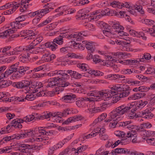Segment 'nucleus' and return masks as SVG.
Segmentation results:
<instances>
[{
    "label": "nucleus",
    "instance_id": "obj_2",
    "mask_svg": "<svg viewBox=\"0 0 155 155\" xmlns=\"http://www.w3.org/2000/svg\"><path fill=\"white\" fill-rule=\"evenodd\" d=\"M133 107V106L130 104H123L117 107L109 114V119H106L104 121L106 122H109L115 118L119 117L128 111Z\"/></svg>",
    "mask_w": 155,
    "mask_h": 155
},
{
    "label": "nucleus",
    "instance_id": "obj_19",
    "mask_svg": "<svg viewBox=\"0 0 155 155\" xmlns=\"http://www.w3.org/2000/svg\"><path fill=\"white\" fill-rule=\"evenodd\" d=\"M130 87L125 85L124 90L120 93L119 96L120 98L125 97L128 96L130 94Z\"/></svg>",
    "mask_w": 155,
    "mask_h": 155
},
{
    "label": "nucleus",
    "instance_id": "obj_52",
    "mask_svg": "<svg viewBox=\"0 0 155 155\" xmlns=\"http://www.w3.org/2000/svg\"><path fill=\"white\" fill-rule=\"evenodd\" d=\"M155 68L151 66V67L147 68L146 72L147 74H155Z\"/></svg>",
    "mask_w": 155,
    "mask_h": 155
},
{
    "label": "nucleus",
    "instance_id": "obj_10",
    "mask_svg": "<svg viewBox=\"0 0 155 155\" xmlns=\"http://www.w3.org/2000/svg\"><path fill=\"white\" fill-rule=\"evenodd\" d=\"M108 105V103H104L100 107H95L92 108H88L86 110V112L91 113H96L105 110Z\"/></svg>",
    "mask_w": 155,
    "mask_h": 155
},
{
    "label": "nucleus",
    "instance_id": "obj_62",
    "mask_svg": "<svg viewBox=\"0 0 155 155\" xmlns=\"http://www.w3.org/2000/svg\"><path fill=\"white\" fill-rule=\"evenodd\" d=\"M87 148V147L86 145H83L77 148L78 152H81L85 150Z\"/></svg>",
    "mask_w": 155,
    "mask_h": 155
},
{
    "label": "nucleus",
    "instance_id": "obj_42",
    "mask_svg": "<svg viewBox=\"0 0 155 155\" xmlns=\"http://www.w3.org/2000/svg\"><path fill=\"white\" fill-rule=\"evenodd\" d=\"M122 73L124 74H129L132 73H134L135 72V70L133 69H126L123 70L121 71Z\"/></svg>",
    "mask_w": 155,
    "mask_h": 155
},
{
    "label": "nucleus",
    "instance_id": "obj_49",
    "mask_svg": "<svg viewBox=\"0 0 155 155\" xmlns=\"http://www.w3.org/2000/svg\"><path fill=\"white\" fill-rule=\"evenodd\" d=\"M112 27L116 30H123L124 29V28L122 26L120 25L117 22L113 25Z\"/></svg>",
    "mask_w": 155,
    "mask_h": 155
},
{
    "label": "nucleus",
    "instance_id": "obj_25",
    "mask_svg": "<svg viewBox=\"0 0 155 155\" xmlns=\"http://www.w3.org/2000/svg\"><path fill=\"white\" fill-rule=\"evenodd\" d=\"M115 42L117 45H121L124 47H126L127 46H130V41L129 40H124L121 41L118 40H115Z\"/></svg>",
    "mask_w": 155,
    "mask_h": 155
},
{
    "label": "nucleus",
    "instance_id": "obj_11",
    "mask_svg": "<svg viewBox=\"0 0 155 155\" xmlns=\"http://www.w3.org/2000/svg\"><path fill=\"white\" fill-rule=\"evenodd\" d=\"M10 49H0V52L3 53L4 55L10 56L12 55H17L20 54V52L22 51V50H18V49H13L10 51Z\"/></svg>",
    "mask_w": 155,
    "mask_h": 155
},
{
    "label": "nucleus",
    "instance_id": "obj_33",
    "mask_svg": "<svg viewBox=\"0 0 155 155\" xmlns=\"http://www.w3.org/2000/svg\"><path fill=\"white\" fill-rule=\"evenodd\" d=\"M52 93V91H49L46 90H42L41 91H40L39 92L37 93V95L38 96H48L49 94L51 95Z\"/></svg>",
    "mask_w": 155,
    "mask_h": 155
},
{
    "label": "nucleus",
    "instance_id": "obj_47",
    "mask_svg": "<svg viewBox=\"0 0 155 155\" xmlns=\"http://www.w3.org/2000/svg\"><path fill=\"white\" fill-rule=\"evenodd\" d=\"M84 26L86 27V28L90 31H94L95 30V27L93 25L87 23L86 24H84Z\"/></svg>",
    "mask_w": 155,
    "mask_h": 155
},
{
    "label": "nucleus",
    "instance_id": "obj_15",
    "mask_svg": "<svg viewBox=\"0 0 155 155\" xmlns=\"http://www.w3.org/2000/svg\"><path fill=\"white\" fill-rule=\"evenodd\" d=\"M129 33L132 36L139 38L141 37L143 39L145 40L147 39V37L145 36V34L143 32H139L134 30H130L129 31Z\"/></svg>",
    "mask_w": 155,
    "mask_h": 155
},
{
    "label": "nucleus",
    "instance_id": "obj_63",
    "mask_svg": "<svg viewBox=\"0 0 155 155\" xmlns=\"http://www.w3.org/2000/svg\"><path fill=\"white\" fill-rule=\"evenodd\" d=\"M125 85L122 86V85H118L117 86H116L115 89L117 91L122 92L124 90V89L125 88Z\"/></svg>",
    "mask_w": 155,
    "mask_h": 155
},
{
    "label": "nucleus",
    "instance_id": "obj_34",
    "mask_svg": "<svg viewBox=\"0 0 155 155\" xmlns=\"http://www.w3.org/2000/svg\"><path fill=\"white\" fill-rule=\"evenodd\" d=\"M140 21L142 23L150 25H151L155 23V21H154L148 19H141Z\"/></svg>",
    "mask_w": 155,
    "mask_h": 155
},
{
    "label": "nucleus",
    "instance_id": "obj_60",
    "mask_svg": "<svg viewBox=\"0 0 155 155\" xmlns=\"http://www.w3.org/2000/svg\"><path fill=\"white\" fill-rule=\"evenodd\" d=\"M130 5H131L129 2H121L120 7H121V8L123 7H126V8H129L131 7Z\"/></svg>",
    "mask_w": 155,
    "mask_h": 155
},
{
    "label": "nucleus",
    "instance_id": "obj_55",
    "mask_svg": "<svg viewBox=\"0 0 155 155\" xmlns=\"http://www.w3.org/2000/svg\"><path fill=\"white\" fill-rule=\"evenodd\" d=\"M146 141L149 145L155 146V138H148L146 140Z\"/></svg>",
    "mask_w": 155,
    "mask_h": 155
},
{
    "label": "nucleus",
    "instance_id": "obj_30",
    "mask_svg": "<svg viewBox=\"0 0 155 155\" xmlns=\"http://www.w3.org/2000/svg\"><path fill=\"white\" fill-rule=\"evenodd\" d=\"M88 73L94 76H101L103 75L104 73L99 71H95L94 70H88L87 72Z\"/></svg>",
    "mask_w": 155,
    "mask_h": 155
},
{
    "label": "nucleus",
    "instance_id": "obj_29",
    "mask_svg": "<svg viewBox=\"0 0 155 155\" xmlns=\"http://www.w3.org/2000/svg\"><path fill=\"white\" fill-rule=\"evenodd\" d=\"M103 33L105 36L110 38H114L117 36V34L115 32V31L114 32H111L110 31L105 30L103 31Z\"/></svg>",
    "mask_w": 155,
    "mask_h": 155
},
{
    "label": "nucleus",
    "instance_id": "obj_14",
    "mask_svg": "<svg viewBox=\"0 0 155 155\" xmlns=\"http://www.w3.org/2000/svg\"><path fill=\"white\" fill-rule=\"evenodd\" d=\"M68 7L67 6L64 5L58 8L55 10V11L58 12L55 15V17H57L63 14L64 15L68 14Z\"/></svg>",
    "mask_w": 155,
    "mask_h": 155
},
{
    "label": "nucleus",
    "instance_id": "obj_20",
    "mask_svg": "<svg viewBox=\"0 0 155 155\" xmlns=\"http://www.w3.org/2000/svg\"><path fill=\"white\" fill-rule=\"evenodd\" d=\"M146 95L144 93L138 92L131 96L128 98V100H136L139 99L141 97H144Z\"/></svg>",
    "mask_w": 155,
    "mask_h": 155
},
{
    "label": "nucleus",
    "instance_id": "obj_43",
    "mask_svg": "<svg viewBox=\"0 0 155 155\" xmlns=\"http://www.w3.org/2000/svg\"><path fill=\"white\" fill-rule=\"evenodd\" d=\"M42 127H38V132L40 134H41L44 135H48V132L46 131V130L48 129V127H45L42 128Z\"/></svg>",
    "mask_w": 155,
    "mask_h": 155
},
{
    "label": "nucleus",
    "instance_id": "obj_37",
    "mask_svg": "<svg viewBox=\"0 0 155 155\" xmlns=\"http://www.w3.org/2000/svg\"><path fill=\"white\" fill-rule=\"evenodd\" d=\"M53 17H50L47 18L46 20L43 21L42 22L38 25L39 27H41L46 25L48 23L51 22L52 20L53 19Z\"/></svg>",
    "mask_w": 155,
    "mask_h": 155
},
{
    "label": "nucleus",
    "instance_id": "obj_48",
    "mask_svg": "<svg viewBox=\"0 0 155 155\" xmlns=\"http://www.w3.org/2000/svg\"><path fill=\"white\" fill-rule=\"evenodd\" d=\"M65 149L68 150V154H69V155L70 153H71V155H78V154L77 149H75L74 148H73L72 149L67 148Z\"/></svg>",
    "mask_w": 155,
    "mask_h": 155
},
{
    "label": "nucleus",
    "instance_id": "obj_41",
    "mask_svg": "<svg viewBox=\"0 0 155 155\" xmlns=\"http://www.w3.org/2000/svg\"><path fill=\"white\" fill-rule=\"evenodd\" d=\"M39 11L40 14V17H42L45 14H46L50 12L51 10H49V9H48V8H46L45 9L39 10Z\"/></svg>",
    "mask_w": 155,
    "mask_h": 155
},
{
    "label": "nucleus",
    "instance_id": "obj_57",
    "mask_svg": "<svg viewBox=\"0 0 155 155\" xmlns=\"http://www.w3.org/2000/svg\"><path fill=\"white\" fill-rule=\"evenodd\" d=\"M56 57L55 54H52L51 55L48 56L45 59V60L47 62L53 60Z\"/></svg>",
    "mask_w": 155,
    "mask_h": 155
},
{
    "label": "nucleus",
    "instance_id": "obj_53",
    "mask_svg": "<svg viewBox=\"0 0 155 155\" xmlns=\"http://www.w3.org/2000/svg\"><path fill=\"white\" fill-rule=\"evenodd\" d=\"M35 134V132L33 130H30L29 131H27L24 133V137H29L33 136Z\"/></svg>",
    "mask_w": 155,
    "mask_h": 155
},
{
    "label": "nucleus",
    "instance_id": "obj_58",
    "mask_svg": "<svg viewBox=\"0 0 155 155\" xmlns=\"http://www.w3.org/2000/svg\"><path fill=\"white\" fill-rule=\"evenodd\" d=\"M148 104V102L146 101H140L139 103L138 104L137 107L142 108L144 107L147 104Z\"/></svg>",
    "mask_w": 155,
    "mask_h": 155
},
{
    "label": "nucleus",
    "instance_id": "obj_23",
    "mask_svg": "<svg viewBox=\"0 0 155 155\" xmlns=\"http://www.w3.org/2000/svg\"><path fill=\"white\" fill-rule=\"evenodd\" d=\"M101 9L96 10L92 12V14L94 16L90 18L91 20H97L101 18Z\"/></svg>",
    "mask_w": 155,
    "mask_h": 155
},
{
    "label": "nucleus",
    "instance_id": "obj_36",
    "mask_svg": "<svg viewBox=\"0 0 155 155\" xmlns=\"http://www.w3.org/2000/svg\"><path fill=\"white\" fill-rule=\"evenodd\" d=\"M37 41V40L36 41L35 40H34L29 45L23 46V47L22 46H20L19 48H34V47L38 44Z\"/></svg>",
    "mask_w": 155,
    "mask_h": 155
},
{
    "label": "nucleus",
    "instance_id": "obj_24",
    "mask_svg": "<svg viewBox=\"0 0 155 155\" xmlns=\"http://www.w3.org/2000/svg\"><path fill=\"white\" fill-rule=\"evenodd\" d=\"M112 152H114L115 153L122 154L130 153V151H128V149L126 148H117L112 150Z\"/></svg>",
    "mask_w": 155,
    "mask_h": 155
},
{
    "label": "nucleus",
    "instance_id": "obj_27",
    "mask_svg": "<svg viewBox=\"0 0 155 155\" xmlns=\"http://www.w3.org/2000/svg\"><path fill=\"white\" fill-rule=\"evenodd\" d=\"M39 49H25V53L27 54V57L28 58L31 54H37L40 52Z\"/></svg>",
    "mask_w": 155,
    "mask_h": 155
},
{
    "label": "nucleus",
    "instance_id": "obj_28",
    "mask_svg": "<svg viewBox=\"0 0 155 155\" xmlns=\"http://www.w3.org/2000/svg\"><path fill=\"white\" fill-rule=\"evenodd\" d=\"M145 115L144 117L146 118H151L153 116V115L149 111V109H147L144 111L141 112L142 116H143Z\"/></svg>",
    "mask_w": 155,
    "mask_h": 155
},
{
    "label": "nucleus",
    "instance_id": "obj_5",
    "mask_svg": "<svg viewBox=\"0 0 155 155\" xmlns=\"http://www.w3.org/2000/svg\"><path fill=\"white\" fill-rule=\"evenodd\" d=\"M30 81L28 80H22L21 81L15 83L14 86L19 89H25L26 92H28L30 89Z\"/></svg>",
    "mask_w": 155,
    "mask_h": 155
},
{
    "label": "nucleus",
    "instance_id": "obj_4",
    "mask_svg": "<svg viewBox=\"0 0 155 155\" xmlns=\"http://www.w3.org/2000/svg\"><path fill=\"white\" fill-rule=\"evenodd\" d=\"M100 96H96V97L98 98L97 100H107V99L111 98L114 95H116L117 92L115 91H112L111 90H102L98 92Z\"/></svg>",
    "mask_w": 155,
    "mask_h": 155
},
{
    "label": "nucleus",
    "instance_id": "obj_35",
    "mask_svg": "<svg viewBox=\"0 0 155 155\" xmlns=\"http://www.w3.org/2000/svg\"><path fill=\"white\" fill-rule=\"evenodd\" d=\"M110 6L114 8H121V7H120L121 2L118 1H113L110 3Z\"/></svg>",
    "mask_w": 155,
    "mask_h": 155
},
{
    "label": "nucleus",
    "instance_id": "obj_32",
    "mask_svg": "<svg viewBox=\"0 0 155 155\" xmlns=\"http://www.w3.org/2000/svg\"><path fill=\"white\" fill-rule=\"evenodd\" d=\"M129 104H128L127 105H129ZM129 104L131 105V104ZM132 105V104H131ZM134 107V106H133V107L131 108H132ZM130 109L127 112H130V113H129V115L128 116L130 118V119H132L134 118V117H138V115H137L134 112L135 111H136L137 110L136 108H134V109H132L130 111ZM127 113V112L126 113Z\"/></svg>",
    "mask_w": 155,
    "mask_h": 155
},
{
    "label": "nucleus",
    "instance_id": "obj_22",
    "mask_svg": "<svg viewBox=\"0 0 155 155\" xmlns=\"http://www.w3.org/2000/svg\"><path fill=\"white\" fill-rule=\"evenodd\" d=\"M29 69V67L26 66H20L18 68V71L21 76H24L26 73L27 74V71Z\"/></svg>",
    "mask_w": 155,
    "mask_h": 155
},
{
    "label": "nucleus",
    "instance_id": "obj_38",
    "mask_svg": "<svg viewBox=\"0 0 155 155\" xmlns=\"http://www.w3.org/2000/svg\"><path fill=\"white\" fill-rule=\"evenodd\" d=\"M151 58V55L149 54L146 53L144 54L142 58H139V61H140L144 62V61H146L145 59L149 60Z\"/></svg>",
    "mask_w": 155,
    "mask_h": 155
},
{
    "label": "nucleus",
    "instance_id": "obj_7",
    "mask_svg": "<svg viewBox=\"0 0 155 155\" xmlns=\"http://www.w3.org/2000/svg\"><path fill=\"white\" fill-rule=\"evenodd\" d=\"M19 64L18 62L10 66L8 70H7L4 74H2V77H7L13 72H18Z\"/></svg>",
    "mask_w": 155,
    "mask_h": 155
},
{
    "label": "nucleus",
    "instance_id": "obj_44",
    "mask_svg": "<svg viewBox=\"0 0 155 155\" xmlns=\"http://www.w3.org/2000/svg\"><path fill=\"white\" fill-rule=\"evenodd\" d=\"M35 118V116L33 115H27L24 118V120L26 122H29Z\"/></svg>",
    "mask_w": 155,
    "mask_h": 155
},
{
    "label": "nucleus",
    "instance_id": "obj_1",
    "mask_svg": "<svg viewBox=\"0 0 155 155\" xmlns=\"http://www.w3.org/2000/svg\"><path fill=\"white\" fill-rule=\"evenodd\" d=\"M63 32L60 35L59 37L54 39L53 41L48 42L45 44V46L47 48H58V45H61L63 43L62 38L65 37L69 39H73L77 41H80L83 38L84 36H86V33L85 31H82L70 34L71 30L69 29H64Z\"/></svg>",
    "mask_w": 155,
    "mask_h": 155
},
{
    "label": "nucleus",
    "instance_id": "obj_39",
    "mask_svg": "<svg viewBox=\"0 0 155 155\" xmlns=\"http://www.w3.org/2000/svg\"><path fill=\"white\" fill-rule=\"evenodd\" d=\"M113 12V11H107V10H101V18L103 16L105 15L112 16V13Z\"/></svg>",
    "mask_w": 155,
    "mask_h": 155
},
{
    "label": "nucleus",
    "instance_id": "obj_21",
    "mask_svg": "<svg viewBox=\"0 0 155 155\" xmlns=\"http://www.w3.org/2000/svg\"><path fill=\"white\" fill-rule=\"evenodd\" d=\"M130 130L131 134L132 135L133 137H137V126L134 125H131L130 124L127 127Z\"/></svg>",
    "mask_w": 155,
    "mask_h": 155
},
{
    "label": "nucleus",
    "instance_id": "obj_40",
    "mask_svg": "<svg viewBox=\"0 0 155 155\" xmlns=\"http://www.w3.org/2000/svg\"><path fill=\"white\" fill-rule=\"evenodd\" d=\"M132 122L131 120H129L126 121L125 122H117V126H127V127L129 125L132 123Z\"/></svg>",
    "mask_w": 155,
    "mask_h": 155
},
{
    "label": "nucleus",
    "instance_id": "obj_13",
    "mask_svg": "<svg viewBox=\"0 0 155 155\" xmlns=\"http://www.w3.org/2000/svg\"><path fill=\"white\" fill-rule=\"evenodd\" d=\"M144 2L143 1L139 0L137 1L134 5L133 8L139 12L142 15L144 14L145 12L143 8L142 5H143Z\"/></svg>",
    "mask_w": 155,
    "mask_h": 155
},
{
    "label": "nucleus",
    "instance_id": "obj_56",
    "mask_svg": "<svg viewBox=\"0 0 155 155\" xmlns=\"http://www.w3.org/2000/svg\"><path fill=\"white\" fill-rule=\"evenodd\" d=\"M10 34L9 33V31L6 30L3 32L0 33V38H4Z\"/></svg>",
    "mask_w": 155,
    "mask_h": 155
},
{
    "label": "nucleus",
    "instance_id": "obj_54",
    "mask_svg": "<svg viewBox=\"0 0 155 155\" xmlns=\"http://www.w3.org/2000/svg\"><path fill=\"white\" fill-rule=\"evenodd\" d=\"M36 89L35 90V92H38L39 89H40L41 87H43V84L41 82L39 81H36Z\"/></svg>",
    "mask_w": 155,
    "mask_h": 155
},
{
    "label": "nucleus",
    "instance_id": "obj_45",
    "mask_svg": "<svg viewBox=\"0 0 155 155\" xmlns=\"http://www.w3.org/2000/svg\"><path fill=\"white\" fill-rule=\"evenodd\" d=\"M28 17V15L25 14L22 15L17 18L16 19V21L15 22H19L20 24H21L20 22L24 21Z\"/></svg>",
    "mask_w": 155,
    "mask_h": 155
},
{
    "label": "nucleus",
    "instance_id": "obj_50",
    "mask_svg": "<svg viewBox=\"0 0 155 155\" xmlns=\"http://www.w3.org/2000/svg\"><path fill=\"white\" fill-rule=\"evenodd\" d=\"M93 61L95 63H99L101 61L103 62L104 60H102L100 58L99 56L97 55H94L93 58Z\"/></svg>",
    "mask_w": 155,
    "mask_h": 155
},
{
    "label": "nucleus",
    "instance_id": "obj_3",
    "mask_svg": "<svg viewBox=\"0 0 155 155\" xmlns=\"http://www.w3.org/2000/svg\"><path fill=\"white\" fill-rule=\"evenodd\" d=\"M67 48H95L98 47L99 45L91 41H84L80 44L72 41L67 43Z\"/></svg>",
    "mask_w": 155,
    "mask_h": 155
},
{
    "label": "nucleus",
    "instance_id": "obj_12",
    "mask_svg": "<svg viewBox=\"0 0 155 155\" xmlns=\"http://www.w3.org/2000/svg\"><path fill=\"white\" fill-rule=\"evenodd\" d=\"M11 8L8 10V12H6L7 14H12L14 12L16 9L18 8V6L17 5H10L9 3H8L0 7V10H5L8 8Z\"/></svg>",
    "mask_w": 155,
    "mask_h": 155
},
{
    "label": "nucleus",
    "instance_id": "obj_46",
    "mask_svg": "<svg viewBox=\"0 0 155 155\" xmlns=\"http://www.w3.org/2000/svg\"><path fill=\"white\" fill-rule=\"evenodd\" d=\"M107 57L108 59L110 60V61H109L107 63L108 64H110L109 65L110 66L113 67L114 68H115L116 67H117V66L115 65L114 64H113V63L112 64H110L111 62H112V61L114 62H117V60L115 59H114L112 57L110 56H107Z\"/></svg>",
    "mask_w": 155,
    "mask_h": 155
},
{
    "label": "nucleus",
    "instance_id": "obj_6",
    "mask_svg": "<svg viewBox=\"0 0 155 155\" xmlns=\"http://www.w3.org/2000/svg\"><path fill=\"white\" fill-rule=\"evenodd\" d=\"M65 71H64L61 70H56L55 71L50 72L48 74V75L50 77L56 76L62 80L64 78H67L69 76V75L67 73H66Z\"/></svg>",
    "mask_w": 155,
    "mask_h": 155
},
{
    "label": "nucleus",
    "instance_id": "obj_8",
    "mask_svg": "<svg viewBox=\"0 0 155 155\" xmlns=\"http://www.w3.org/2000/svg\"><path fill=\"white\" fill-rule=\"evenodd\" d=\"M22 25L19 22H12L8 25V26L7 27L8 29L6 30L9 31L10 34L14 33L16 31L17 29L20 28Z\"/></svg>",
    "mask_w": 155,
    "mask_h": 155
},
{
    "label": "nucleus",
    "instance_id": "obj_18",
    "mask_svg": "<svg viewBox=\"0 0 155 155\" xmlns=\"http://www.w3.org/2000/svg\"><path fill=\"white\" fill-rule=\"evenodd\" d=\"M82 117L81 116H76L69 118L67 120L63 122L64 124H68L70 123L74 122L81 120Z\"/></svg>",
    "mask_w": 155,
    "mask_h": 155
},
{
    "label": "nucleus",
    "instance_id": "obj_26",
    "mask_svg": "<svg viewBox=\"0 0 155 155\" xmlns=\"http://www.w3.org/2000/svg\"><path fill=\"white\" fill-rule=\"evenodd\" d=\"M51 68L49 64H46L43 65L36 68H35L33 70V71L35 72H38L42 70H48Z\"/></svg>",
    "mask_w": 155,
    "mask_h": 155
},
{
    "label": "nucleus",
    "instance_id": "obj_31",
    "mask_svg": "<svg viewBox=\"0 0 155 155\" xmlns=\"http://www.w3.org/2000/svg\"><path fill=\"white\" fill-rule=\"evenodd\" d=\"M0 87L4 88L9 86L11 84V81H9L8 82L7 81H4L2 78H0Z\"/></svg>",
    "mask_w": 155,
    "mask_h": 155
},
{
    "label": "nucleus",
    "instance_id": "obj_51",
    "mask_svg": "<svg viewBox=\"0 0 155 155\" xmlns=\"http://www.w3.org/2000/svg\"><path fill=\"white\" fill-rule=\"evenodd\" d=\"M110 76H109V78H111L112 79H119L120 78H125V77L123 75H120L119 74H111L109 75Z\"/></svg>",
    "mask_w": 155,
    "mask_h": 155
},
{
    "label": "nucleus",
    "instance_id": "obj_61",
    "mask_svg": "<svg viewBox=\"0 0 155 155\" xmlns=\"http://www.w3.org/2000/svg\"><path fill=\"white\" fill-rule=\"evenodd\" d=\"M67 55L68 57L71 58H79L80 59L82 58L81 56L77 55L73 53H69L67 54Z\"/></svg>",
    "mask_w": 155,
    "mask_h": 155
},
{
    "label": "nucleus",
    "instance_id": "obj_17",
    "mask_svg": "<svg viewBox=\"0 0 155 155\" xmlns=\"http://www.w3.org/2000/svg\"><path fill=\"white\" fill-rule=\"evenodd\" d=\"M32 145L20 144L19 145V149L21 152L27 153L28 149L32 148Z\"/></svg>",
    "mask_w": 155,
    "mask_h": 155
},
{
    "label": "nucleus",
    "instance_id": "obj_59",
    "mask_svg": "<svg viewBox=\"0 0 155 155\" xmlns=\"http://www.w3.org/2000/svg\"><path fill=\"white\" fill-rule=\"evenodd\" d=\"M51 116V112L46 113L40 116L39 117V119H43V118L48 119Z\"/></svg>",
    "mask_w": 155,
    "mask_h": 155
},
{
    "label": "nucleus",
    "instance_id": "obj_16",
    "mask_svg": "<svg viewBox=\"0 0 155 155\" xmlns=\"http://www.w3.org/2000/svg\"><path fill=\"white\" fill-rule=\"evenodd\" d=\"M76 96L72 94H69L63 97L62 99L65 102L71 103L74 102V99L76 98Z\"/></svg>",
    "mask_w": 155,
    "mask_h": 155
},
{
    "label": "nucleus",
    "instance_id": "obj_64",
    "mask_svg": "<svg viewBox=\"0 0 155 155\" xmlns=\"http://www.w3.org/2000/svg\"><path fill=\"white\" fill-rule=\"evenodd\" d=\"M57 84H58V83H56L55 81H52L48 82L46 87L53 88Z\"/></svg>",
    "mask_w": 155,
    "mask_h": 155
},
{
    "label": "nucleus",
    "instance_id": "obj_9",
    "mask_svg": "<svg viewBox=\"0 0 155 155\" xmlns=\"http://www.w3.org/2000/svg\"><path fill=\"white\" fill-rule=\"evenodd\" d=\"M20 35L21 36H27L25 39L27 40L34 39L36 34L31 30H24L21 31Z\"/></svg>",
    "mask_w": 155,
    "mask_h": 155
}]
</instances>
